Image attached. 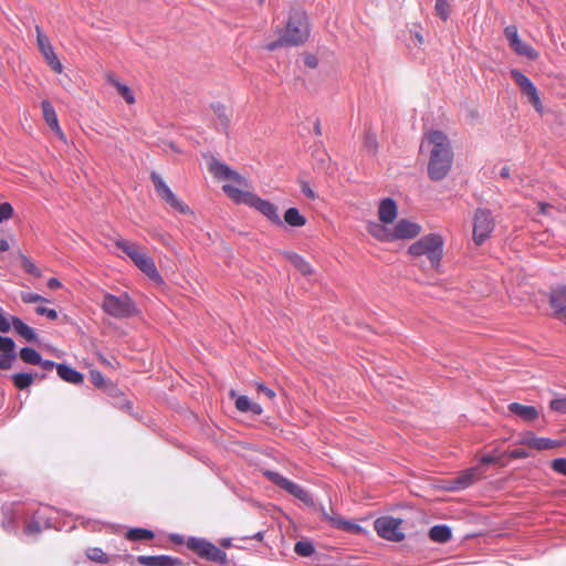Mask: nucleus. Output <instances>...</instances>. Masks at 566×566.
<instances>
[{
	"mask_svg": "<svg viewBox=\"0 0 566 566\" xmlns=\"http://www.w3.org/2000/svg\"><path fill=\"white\" fill-rule=\"evenodd\" d=\"M21 264L25 272L29 274H32L36 277L41 276L40 270L36 268V265L25 255L21 256Z\"/></svg>",
	"mask_w": 566,
	"mask_h": 566,
	"instance_id": "obj_44",
	"label": "nucleus"
},
{
	"mask_svg": "<svg viewBox=\"0 0 566 566\" xmlns=\"http://www.w3.org/2000/svg\"><path fill=\"white\" fill-rule=\"evenodd\" d=\"M235 408L241 412L251 411L254 415H261L263 412L262 407L256 402H252L247 396L235 397Z\"/></svg>",
	"mask_w": 566,
	"mask_h": 566,
	"instance_id": "obj_28",
	"label": "nucleus"
},
{
	"mask_svg": "<svg viewBox=\"0 0 566 566\" xmlns=\"http://www.w3.org/2000/svg\"><path fill=\"white\" fill-rule=\"evenodd\" d=\"M250 207H253L258 211H260L263 216H265L271 222L281 226L282 220L279 216L277 208L270 201L263 200L256 195H252L248 203Z\"/></svg>",
	"mask_w": 566,
	"mask_h": 566,
	"instance_id": "obj_12",
	"label": "nucleus"
},
{
	"mask_svg": "<svg viewBox=\"0 0 566 566\" xmlns=\"http://www.w3.org/2000/svg\"><path fill=\"white\" fill-rule=\"evenodd\" d=\"M507 454L511 459H526L530 457V453L524 449H515L510 451Z\"/></svg>",
	"mask_w": 566,
	"mask_h": 566,
	"instance_id": "obj_55",
	"label": "nucleus"
},
{
	"mask_svg": "<svg viewBox=\"0 0 566 566\" xmlns=\"http://www.w3.org/2000/svg\"><path fill=\"white\" fill-rule=\"evenodd\" d=\"M510 73L512 78L521 88L522 94L528 98V102L533 105L535 111L542 115L544 113V107L538 95V91L532 81L518 70L513 69Z\"/></svg>",
	"mask_w": 566,
	"mask_h": 566,
	"instance_id": "obj_8",
	"label": "nucleus"
},
{
	"mask_svg": "<svg viewBox=\"0 0 566 566\" xmlns=\"http://www.w3.org/2000/svg\"><path fill=\"white\" fill-rule=\"evenodd\" d=\"M166 203H168L171 208H174L175 210H177L178 212L182 213V214H187V213H190L191 210L190 208L185 205L182 201H180L174 192H171L170 195H168L165 200H164Z\"/></svg>",
	"mask_w": 566,
	"mask_h": 566,
	"instance_id": "obj_38",
	"label": "nucleus"
},
{
	"mask_svg": "<svg viewBox=\"0 0 566 566\" xmlns=\"http://www.w3.org/2000/svg\"><path fill=\"white\" fill-rule=\"evenodd\" d=\"M15 344L12 338L0 336V352L2 354H15Z\"/></svg>",
	"mask_w": 566,
	"mask_h": 566,
	"instance_id": "obj_45",
	"label": "nucleus"
},
{
	"mask_svg": "<svg viewBox=\"0 0 566 566\" xmlns=\"http://www.w3.org/2000/svg\"><path fill=\"white\" fill-rule=\"evenodd\" d=\"M538 208H539V212L542 214H545V216H548L549 214V210L553 208L549 203H546V202H543V201H539L538 202Z\"/></svg>",
	"mask_w": 566,
	"mask_h": 566,
	"instance_id": "obj_58",
	"label": "nucleus"
},
{
	"mask_svg": "<svg viewBox=\"0 0 566 566\" xmlns=\"http://www.w3.org/2000/svg\"><path fill=\"white\" fill-rule=\"evenodd\" d=\"M423 144L430 147L429 178L433 181L444 179L453 164V151L448 136L440 130H430L424 135Z\"/></svg>",
	"mask_w": 566,
	"mask_h": 566,
	"instance_id": "obj_1",
	"label": "nucleus"
},
{
	"mask_svg": "<svg viewBox=\"0 0 566 566\" xmlns=\"http://www.w3.org/2000/svg\"><path fill=\"white\" fill-rule=\"evenodd\" d=\"M13 216V208L9 202L0 205V222L10 219Z\"/></svg>",
	"mask_w": 566,
	"mask_h": 566,
	"instance_id": "obj_52",
	"label": "nucleus"
},
{
	"mask_svg": "<svg viewBox=\"0 0 566 566\" xmlns=\"http://www.w3.org/2000/svg\"><path fill=\"white\" fill-rule=\"evenodd\" d=\"M429 537L437 543H447L451 538V530L447 525H436L429 531Z\"/></svg>",
	"mask_w": 566,
	"mask_h": 566,
	"instance_id": "obj_29",
	"label": "nucleus"
},
{
	"mask_svg": "<svg viewBox=\"0 0 566 566\" xmlns=\"http://www.w3.org/2000/svg\"><path fill=\"white\" fill-rule=\"evenodd\" d=\"M302 191L310 199H315L316 198L315 192L311 189V187L307 184H303L302 185Z\"/></svg>",
	"mask_w": 566,
	"mask_h": 566,
	"instance_id": "obj_57",
	"label": "nucleus"
},
{
	"mask_svg": "<svg viewBox=\"0 0 566 566\" xmlns=\"http://www.w3.org/2000/svg\"><path fill=\"white\" fill-rule=\"evenodd\" d=\"M211 107L213 109V113L216 114V116L220 120L221 125L224 128H227L229 126V123H230L231 111L226 105H223L221 103H214V104L211 105Z\"/></svg>",
	"mask_w": 566,
	"mask_h": 566,
	"instance_id": "obj_33",
	"label": "nucleus"
},
{
	"mask_svg": "<svg viewBox=\"0 0 566 566\" xmlns=\"http://www.w3.org/2000/svg\"><path fill=\"white\" fill-rule=\"evenodd\" d=\"M209 542L205 541V539H200V538H196V537H190L188 541H187V547L195 552L199 557L202 555L206 546L208 545Z\"/></svg>",
	"mask_w": 566,
	"mask_h": 566,
	"instance_id": "obj_41",
	"label": "nucleus"
},
{
	"mask_svg": "<svg viewBox=\"0 0 566 566\" xmlns=\"http://www.w3.org/2000/svg\"><path fill=\"white\" fill-rule=\"evenodd\" d=\"M408 254L415 258L427 256L430 266L437 270L443 255V239L437 233L427 234L408 248Z\"/></svg>",
	"mask_w": 566,
	"mask_h": 566,
	"instance_id": "obj_3",
	"label": "nucleus"
},
{
	"mask_svg": "<svg viewBox=\"0 0 566 566\" xmlns=\"http://www.w3.org/2000/svg\"><path fill=\"white\" fill-rule=\"evenodd\" d=\"M255 389L258 390L259 394H262L270 402H273L275 397H276V394L273 389H271L270 387H268L263 381L261 380H255L253 382Z\"/></svg>",
	"mask_w": 566,
	"mask_h": 566,
	"instance_id": "obj_42",
	"label": "nucleus"
},
{
	"mask_svg": "<svg viewBox=\"0 0 566 566\" xmlns=\"http://www.w3.org/2000/svg\"><path fill=\"white\" fill-rule=\"evenodd\" d=\"M17 358V354H2L0 356V369L8 370L12 367L13 361Z\"/></svg>",
	"mask_w": 566,
	"mask_h": 566,
	"instance_id": "obj_50",
	"label": "nucleus"
},
{
	"mask_svg": "<svg viewBox=\"0 0 566 566\" xmlns=\"http://www.w3.org/2000/svg\"><path fill=\"white\" fill-rule=\"evenodd\" d=\"M280 33L286 46H296L304 43L310 35L306 13L302 9H292L287 23Z\"/></svg>",
	"mask_w": 566,
	"mask_h": 566,
	"instance_id": "obj_4",
	"label": "nucleus"
},
{
	"mask_svg": "<svg viewBox=\"0 0 566 566\" xmlns=\"http://www.w3.org/2000/svg\"><path fill=\"white\" fill-rule=\"evenodd\" d=\"M374 527L379 537L391 541L401 542L405 538L402 530V520L385 515L375 520Z\"/></svg>",
	"mask_w": 566,
	"mask_h": 566,
	"instance_id": "obj_6",
	"label": "nucleus"
},
{
	"mask_svg": "<svg viewBox=\"0 0 566 566\" xmlns=\"http://www.w3.org/2000/svg\"><path fill=\"white\" fill-rule=\"evenodd\" d=\"M496 462V458L492 457V455H484L481 458V463L483 464H490V463H494Z\"/></svg>",
	"mask_w": 566,
	"mask_h": 566,
	"instance_id": "obj_63",
	"label": "nucleus"
},
{
	"mask_svg": "<svg viewBox=\"0 0 566 566\" xmlns=\"http://www.w3.org/2000/svg\"><path fill=\"white\" fill-rule=\"evenodd\" d=\"M101 307L106 314L115 318H129L137 314L134 301L126 293L119 296L105 294Z\"/></svg>",
	"mask_w": 566,
	"mask_h": 566,
	"instance_id": "obj_5",
	"label": "nucleus"
},
{
	"mask_svg": "<svg viewBox=\"0 0 566 566\" xmlns=\"http://www.w3.org/2000/svg\"><path fill=\"white\" fill-rule=\"evenodd\" d=\"M265 475L277 486L285 490L306 505H313L314 501L312 495L305 491L302 486L294 483L293 481L282 476L281 474L272 471H268Z\"/></svg>",
	"mask_w": 566,
	"mask_h": 566,
	"instance_id": "obj_9",
	"label": "nucleus"
},
{
	"mask_svg": "<svg viewBox=\"0 0 566 566\" xmlns=\"http://www.w3.org/2000/svg\"><path fill=\"white\" fill-rule=\"evenodd\" d=\"M284 255L303 275H311L313 273L310 263L300 254L285 252Z\"/></svg>",
	"mask_w": 566,
	"mask_h": 566,
	"instance_id": "obj_27",
	"label": "nucleus"
},
{
	"mask_svg": "<svg viewBox=\"0 0 566 566\" xmlns=\"http://www.w3.org/2000/svg\"><path fill=\"white\" fill-rule=\"evenodd\" d=\"M551 468L555 473L566 476V458L552 460Z\"/></svg>",
	"mask_w": 566,
	"mask_h": 566,
	"instance_id": "obj_46",
	"label": "nucleus"
},
{
	"mask_svg": "<svg viewBox=\"0 0 566 566\" xmlns=\"http://www.w3.org/2000/svg\"><path fill=\"white\" fill-rule=\"evenodd\" d=\"M200 557L219 564H224L227 562V554L210 542Z\"/></svg>",
	"mask_w": 566,
	"mask_h": 566,
	"instance_id": "obj_26",
	"label": "nucleus"
},
{
	"mask_svg": "<svg viewBox=\"0 0 566 566\" xmlns=\"http://www.w3.org/2000/svg\"><path fill=\"white\" fill-rule=\"evenodd\" d=\"M56 371L60 378L73 385L82 384L84 380V377L80 371L65 364H57Z\"/></svg>",
	"mask_w": 566,
	"mask_h": 566,
	"instance_id": "obj_23",
	"label": "nucleus"
},
{
	"mask_svg": "<svg viewBox=\"0 0 566 566\" xmlns=\"http://www.w3.org/2000/svg\"><path fill=\"white\" fill-rule=\"evenodd\" d=\"M20 296H21L22 302L25 304L38 303V302H48V300H45L41 295L32 293V292H21Z\"/></svg>",
	"mask_w": 566,
	"mask_h": 566,
	"instance_id": "obj_47",
	"label": "nucleus"
},
{
	"mask_svg": "<svg viewBox=\"0 0 566 566\" xmlns=\"http://www.w3.org/2000/svg\"><path fill=\"white\" fill-rule=\"evenodd\" d=\"M549 304L554 310V315L566 322V286H558L551 291Z\"/></svg>",
	"mask_w": 566,
	"mask_h": 566,
	"instance_id": "obj_17",
	"label": "nucleus"
},
{
	"mask_svg": "<svg viewBox=\"0 0 566 566\" xmlns=\"http://www.w3.org/2000/svg\"><path fill=\"white\" fill-rule=\"evenodd\" d=\"M507 408L511 413L527 422L535 421L539 417L538 410L533 406H524L518 402H511Z\"/></svg>",
	"mask_w": 566,
	"mask_h": 566,
	"instance_id": "obj_21",
	"label": "nucleus"
},
{
	"mask_svg": "<svg viewBox=\"0 0 566 566\" xmlns=\"http://www.w3.org/2000/svg\"><path fill=\"white\" fill-rule=\"evenodd\" d=\"M322 516L335 528L345 531L350 534H359L363 527L354 522L344 520L338 514H331L324 507L321 509Z\"/></svg>",
	"mask_w": 566,
	"mask_h": 566,
	"instance_id": "obj_15",
	"label": "nucleus"
},
{
	"mask_svg": "<svg viewBox=\"0 0 566 566\" xmlns=\"http://www.w3.org/2000/svg\"><path fill=\"white\" fill-rule=\"evenodd\" d=\"M147 254V251L144 247L140 248V250L136 253V256H133L130 260L134 264L138 262V260L143 259Z\"/></svg>",
	"mask_w": 566,
	"mask_h": 566,
	"instance_id": "obj_60",
	"label": "nucleus"
},
{
	"mask_svg": "<svg viewBox=\"0 0 566 566\" xmlns=\"http://www.w3.org/2000/svg\"><path fill=\"white\" fill-rule=\"evenodd\" d=\"M209 170L216 178L230 181L222 189L231 200L235 203H248L253 193L245 190L249 184L243 176L219 160H212Z\"/></svg>",
	"mask_w": 566,
	"mask_h": 566,
	"instance_id": "obj_2",
	"label": "nucleus"
},
{
	"mask_svg": "<svg viewBox=\"0 0 566 566\" xmlns=\"http://www.w3.org/2000/svg\"><path fill=\"white\" fill-rule=\"evenodd\" d=\"M12 381L18 389H25L33 382V376L28 373H18L12 376Z\"/></svg>",
	"mask_w": 566,
	"mask_h": 566,
	"instance_id": "obj_37",
	"label": "nucleus"
},
{
	"mask_svg": "<svg viewBox=\"0 0 566 566\" xmlns=\"http://www.w3.org/2000/svg\"><path fill=\"white\" fill-rule=\"evenodd\" d=\"M395 241L416 238L421 232L420 224L412 222L408 219H400L396 226L392 227Z\"/></svg>",
	"mask_w": 566,
	"mask_h": 566,
	"instance_id": "obj_16",
	"label": "nucleus"
},
{
	"mask_svg": "<svg viewBox=\"0 0 566 566\" xmlns=\"http://www.w3.org/2000/svg\"><path fill=\"white\" fill-rule=\"evenodd\" d=\"M520 443L539 451L551 450L562 446L560 441L552 440L549 438L536 437L532 432L524 433L520 440Z\"/></svg>",
	"mask_w": 566,
	"mask_h": 566,
	"instance_id": "obj_14",
	"label": "nucleus"
},
{
	"mask_svg": "<svg viewBox=\"0 0 566 566\" xmlns=\"http://www.w3.org/2000/svg\"><path fill=\"white\" fill-rule=\"evenodd\" d=\"M135 265L154 282H163L161 275L159 274L154 260L148 254H146L143 259L138 260V262Z\"/></svg>",
	"mask_w": 566,
	"mask_h": 566,
	"instance_id": "obj_22",
	"label": "nucleus"
},
{
	"mask_svg": "<svg viewBox=\"0 0 566 566\" xmlns=\"http://www.w3.org/2000/svg\"><path fill=\"white\" fill-rule=\"evenodd\" d=\"M106 81L117 90V93L126 101L127 104L132 105L135 103V96L132 90L127 85L120 83L113 73H108L106 75Z\"/></svg>",
	"mask_w": 566,
	"mask_h": 566,
	"instance_id": "obj_24",
	"label": "nucleus"
},
{
	"mask_svg": "<svg viewBox=\"0 0 566 566\" xmlns=\"http://www.w3.org/2000/svg\"><path fill=\"white\" fill-rule=\"evenodd\" d=\"M286 45L285 42H283V36L280 34L279 39L270 44L266 45V50L273 51L280 46Z\"/></svg>",
	"mask_w": 566,
	"mask_h": 566,
	"instance_id": "obj_56",
	"label": "nucleus"
},
{
	"mask_svg": "<svg viewBox=\"0 0 566 566\" xmlns=\"http://www.w3.org/2000/svg\"><path fill=\"white\" fill-rule=\"evenodd\" d=\"M35 313L38 315L46 316L51 321H55L57 318V312L54 308H48L45 306H36Z\"/></svg>",
	"mask_w": 566,
	"mask_h": 566,
	"instance_id": "obj_51",
	"label": "nucleus"
},
{
	"mask_svg": "<svg viewBox=\"0 0 566 566\" xmlns=\"http://www.w3.org/2000/svg\"><path fill=\"white\" fill-rule=\"evenodd\" d=\"M38 49L48 65L57 74L63 72V65L54 52L50 39L43 33L40 25H35Z\"/></svg>",
	"mask_w": 566,
	"mask_h": 566,
	"instance_id": "obj_10",
	"label": "nucleus"
},
{
	"mask_svg": "<svg viewBox=\"0 0 566 566\" xmlns=\"http://www.w3.org/2000/svg\"><path fill=\"white\" fill-rule=\"evenodd\" d=\"M62 286L61 282L55 279V277H51L49 281H48V287L50 290H56V289H60Z\"/></svg>",
	"mask_w": 566,
	"mask_h": 566,
	"instance_id": "obj_59",
	"label": "nucleus"
},
{
	"mask_svg": "<svg viewBox=\"0 0 566 566\" xmlns=\"http://www.w3.org/2000/svg\"><path fill=\"white\" fill-rule=\"evenodd\" d=\"M294 552L303 557H307L314 554L315 547L308 541H298L294 545Z\"/></svg>",
	"mask_w": 566,
	"mask_h": 566,
	"instance_id": "obj_39",
	"label": "nucleus"
},
{
	"mask_svg": "<svg viewBox=\"0 0 566 566\" xmlns=\"http://www.w3.org/2000/svg\"><path fill=\"white\" fill-rule=\"evenodd\" d=\"M11 316H6L2 310H0V332L8 333L11 328Z\"/></svg>",
	"mask_w": 566,
	"mask_h": 566,
	"instance_id": "obj_54",
	"label": "nucleus"
},
{
	"mask_svg": "<svg viewBox=\"0 0 566 566\" xmlns=\"http://www.w3.org/2000/svg\"><path fill=\"white\" fill-rule=\"evenodd\" d=\"M284 221L291 227H303L306 223V218L302 216L296 208H289L284 212Z\"/></svg>",
	"mask_w": 566,
	"mask_h": 566,
	"instance_id": "obj_31",
	"label": "nucleus"
},
{
	"mask_svg": "<svg viewBox=\"0 0 566 566\" xmlns=\"http://www.w3.org/2000/svg\"><path fill=\"white\" fill-rule=\"evenodd\" d=\"M510 46L516 54L526 56L530 60H536L538 57V52L535 49H533L531 45L523 42L521 39H518L516 42H514Z\"/></svg>",
	"mask_w": 566,
	"mask_h": 566,
	"instance_id": "obj_30",
	"label": "nucleus"
},
{
	"mask_svg": "<svg viewBox=\"0 0 566 566\" xmlns=\"http://www.w3.org/2000/svg\"><path fill=\"white\" fill-rule=\"evenodd\" d=\"M136 560L144 566H180L181 562L168 555L146 556L140 555Z\"/></svg>",
	"mask_w": 566,
	"mask_h": 566,
	"instance_id": "obj_18",
	"label": "nucleus"
},
{
	"mask_svg": "<svg viewBox=\"0 0 566 566\" xmlns=\"http://www.w3.org/2000/svg\"><path fill=\"white\" fill-rule=\"evenodd\" d=\"M9 248V242L6 239H0V252L8 251Z\"/></svg>",
	"mask_w": 566,
	"mask_h": 566,
	"instance_id": "obj_64",
	"label": "nucleus"
},
{
	"mask_svg": "<svg viewBox=\"0 0 566 566\" xmlns=\"http://www.w3.org/2000/svg\"><path fill=\"white\" fill-rule=\"evenodd\" d=\"M482 478L479 468H470L462 471L459 475L444 481V489L448 491H462Z\"/></svg>",
	"mask_w": 566,
	"mask_h": 566,
	"instance_id": "obj_11",
	"label": "nucleus"
},
{
	"mask_svg": "<svg viewBox=\"0 0 566 566\" xmlns=\"http://www.w3.org/2000/svg\"><path fill=\"white\" fill-rule=\"evenodd\" d=\"M41 108H42V113H43V118H44L45 123L48 124V126L54 132V134L61 142L66 144L67 138H66L65 134L63 133L62 128L60 127L57 115H56V112H55L54 107L52 106V104L46 99L42 101Z\"/></svg>",
	"mask_w": 566,
	"mask_h": 566,
	"instance_id": "obj_13",
	"label": "nucleus"
},
{
	"mask_svg": "<svg viewBox=\"0 0 566 566\" xmlns=\"http://www.w3.org/2000/svg\"><path fill=\"white\" fill-rule=\"evenodd\" d=\"M88 559L99 563L107 564L109 562L108 556L99 547H91L86 551Z\"/></svg>",
	"mask_w": 566,
	"mask_h": 566,
	"instance_id": "obj_40",
	"label": "nucleus"
},
{
	"mask_svg": "<svg viewBox=\"0 0 566 566\" xmlns=\"http://www.w3.org/2000/svg\"><path fill=\"white\" fill-rule=\"evenodd\" d=\"M398 214V207L395 200L390 198L382 199L378 208L379 221L382 223H392Z\"/></svg>",
	"mask_w": 566,
	"mask_h": 566,
	"instance_id": "obj_20",
	"label": "nucleus"
},
{
	"mask_svg": "<svg viewBox=\"0 0 566 566\" xmlns=\"http://www.w3.org/2000/svg\"><path fill=\"white\" fill-rule=\"evenodd\" d=\"M495 228V221L492 212L488 209H478L473 221V241L481 245L491 235Z\"/></svg>",
	"mask_w": 566,
	"mask_h": 566,
	"instance_id": "obj_7",
	"label": "nucleus"
},
{
	"mask_svg": "<svg viewBox=\"0 0 566 566\" xmlns=\"http://www.w3.org/2000/svg\"><path fill=\"white\" fill-rule=\"evenodd\" d=\"M150 179L154 184L157 195L161 200H165V198L172 192L171 189L163 180V178L155 171L150 174Z\"/></svg>",
	"mask_w": 566,
	"mask_h": 566,
	"instance_id": "obj_32",
	"label": "nucleus"
},
{
	"mask_svg": "<svg viewBox=\"0 0 566 566\" xmlns=\"http://www.w3.org/2000/svg\"><path fill=\"white\" fill-rule=\"evenodd\" d=\"M20 358L27 364L38 365L42 363L41 355L34 348L31 347L22 348L20 350Z\"/></svg>",
	"mask_w": 566,
	"mask_h": 566,
	"instance_id": "obj_35",
	"label": "nucleus"
},
{
	"mask_svg": "<svg viewBox=\"0 0 566 566\" xmlns=\"http://www.w3.org/2000/svg\"><path fill=\"white\" fill-rule=\"evenodd\" d=\"M11 323H12V326H13L14 331L17 332V334H19L25 340H28V342L36 340V334L34 332V329L32 327H30L28 324H25L24 322H22V319H20L17 316H11Z\"/></svg>",
	"mask_w": 566,
	"mask_h": 566,
	"instance_id": "obj_25",
	"label": "nucleus"
},
{
	"mask_svg": "<svg viewBox=\"0 0 566 566\" xmlns=\"http://www.w3.org/2000/svg\"><path fill=\"white\" fill-rule=\"evenodd\" d=\"M437 14L443 20L447 21L450 15V4L447 0H436L434 6Z\"/></svg>",
	"mask_w": 566,
	"mask_h": 566,
	"instance_id": "obj_43",
	"label": "nucleus"
},
{
	"mask_svg": "<svg viewBox=\"0 0 566 566\" xmlns=\"http://www.w3.org/2000/svg\"><path fill=\"white\" fill-rule=\"evenodd\" d=\"M549 408L553 411L566 415V397H559V398L553 399L549 402Z\"/></svg>",
	"mask_w": 566,
	"mask_h": 566,
	"instance_id": "obj_48",
	"label": "nucleus"
},
{
	"mask_svg": "<svg viewBox=\"0 0 566 566\" xmlns=\"http://www.w3.org/2000/svg\"><path fill=\"white\" fill-rule=\"evenodd\" d=\"M504 35H505L506 40L509 41L510 45L520 39L517 28L514 24L507 25L504 29Z\"/></svg>",
	"mask_w": 566,
	"mask_h": 566,
	"instance_id": "obj_49",
	"label": "nucleus"
},
{
	"mask_svg": "<svg viewBox=\"0 0 566 566\" xmlns=\"http://www.w3.org/2000/svg\"><path fill=\"white\" fill-rule=\"evenodd\" d=\"M115 245L119 250H122L129 259H132L133 256H136V253L142 248L139 244L128 241V240H125V239H117L115 241Z\"/></svg>",
	"mask_w": 566,
	"mask_h": 566,
	"instance_id": "obj_34",
	"label": "nucleus"
},
{
	"mask_svg": "<svg viewBox=\"0 0 566 566\" xmlns=\"http://www.w3.org/2000/svg\"><path fill=\"white\" fill-rule=\"evenodd\" d=\"M90 378H91L92 384L95 385L96 387H98V388L104 387L105 378L101 371L92 370L90 373Z\"/></svg>",
	"mask_w": 566,
	"mask_h": 566,
	"instance_id": "obj_53",
	"label": "nucleus"
},
{
	"mask_svg": "<svg viewBox=\"0 0 566 566\" xmlns=\"http://www.w3.org/2000/svg\"><path fill=\"white\" fill-rule=\"evenodd\" d=\"M305 64H306L307 66H310V67H316V65H317V60H316V57H315V56H307V57L305 59Z\"/></svg>",
	"mask_w": 566,
	"mask_h": 566,
	"instance_id": "obj_62",
	"label": "nucleus"
},
{
	"mask_svg": "<svg viewBox=\"0 0 566 566\" xmlns=\"http://www.w3.org/2000/svg\"><path fill=\"white\" fill-rule=\"evenodd\" d=\"M389 223L382 222H369L367 227V231L375 239L382 242H391L395 241L392 227L388 226Z\"/></svg>",
	"mask_w": 566,
	"mask_h": 566,
	"instance_id": "obj_19",
	"label": "nucleus"
},
{
	"mask_svg": "<svg viewBox=\"0 0 566 566\" xmlns=\"http://www.w3.org/2000/svg\"><path fill=\"white\" fill-rule=\"evenodd\" d=\"M39 365H41L46 370H51L54 367L56 368V364L52 360H43L42 359V363H40Z\"/></svg>",
	"mask_w": 566,
	"mask_h": 566,
	"instance_id": "obj_61",
	"label": "nucleus"
},
{
	"mask_svg": "<svg viewBox=\"0 0 566 566\" xmlns=\"http://www.w3.org/2000/svg\"><path fill=\"white\" fill-rule=\"evenodd\" d=\"M126 538L129 541H147L154 538V533L146 528H130L126 533Z\"/></svg>",
	"mask_w": 566,
	"mask_h": 566,
	"instance_id": "obj_36",
	"label": "nucleus"
}]
</instances>
